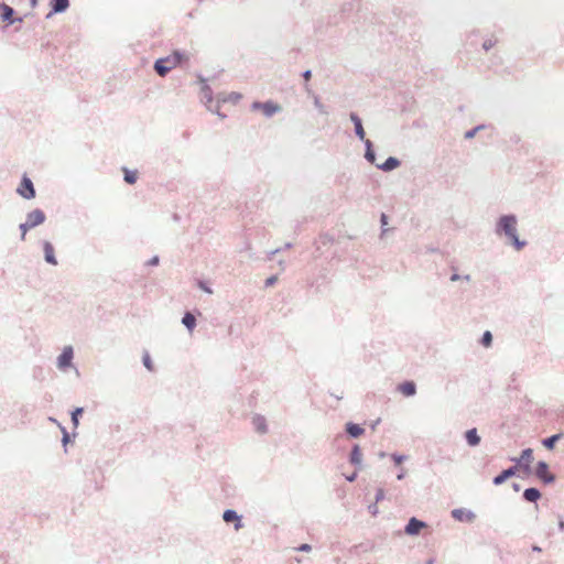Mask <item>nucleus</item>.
I'll return each instance as SVG.
<instances>
[{
	"mask_svg": "<svg viewBox=\"0 0 564 564\" xmlns=\"http://www.w3.org/2000/svg\"><path fill=\"white\" fill-rule=\"evenodd\" d=\"M397 391L405 398H411L416 394L417 387L414 380H403L397 386Z\"/></svg>",
	"mask_w": 564,
	"mask_h": 564,
	"instance_id": "obj_17",
	"label": "nucleus"
},
{
	"mask_svg": "<svg viewBox=\"0 0 564 564\" xmlns=\"http://www.w3.org/2000/svg\"><path fill=\"white\" fill-rule=\"evenodd\" d=\"M223 102V100L220 99V96H218L215 105L213 106H208V110L215 115H217L220 119H225L227 118V115H225L224 112L220 111V104Z\"/></svg>",
	"mask_w": 564,
	"mask_h": 564,
	"instance_id": "obj_35",
	"label": "nucleus"
},
{
	"mask_svg": "<svg viewBox=\"0 0 564 564\" xmlns=\"http://www.w3.org/2000/svg\"><path fill=\"white\" fill-rule=\"evenodd\" d=\"M344 433L350 440H357L366 433V429L354 421H347L344 424Z\"/></svg>",
	"mask_w": 564,
	"mask_h": 564,
	"instance_id": "obj_14",
	"label": "nucleus"
},
{
	"mask_svg": "<svg viewBox=\"0 0 564 564\" xmlns=\"http://www.w3.org/2000/svg\"><path fill=\"white\" fill-rule=\"evenodd\" d=\"M380 422H381V419H380V417H378L377 420L372 421V422L369 424L370 429H371L372 431H376V429H377V426L380 424Z\"/></svg>",
	"mask_w": 564,
	"mask_h": 564,
	"instance_id": "obj_60",
	"label": "nucleus"
},
{
	"mask_svg": "<svg viewBox=\"0 0 564 564\" xmlns=\"http://www.w3.org/2000/svg\"><path fill=\"white\" fill-rule=\"evenodd\" d=\"M84 412H85L84 406H75L69 411L70 422H72L74 429L78 427L80 417L83 416Z\"/></svg>",
	"mask_w": 564,
	"mask_h": 564,
	"instance_id": "obj_29",
	"label": "nucleus"
},
{
	"mask_svg": "<svg viewBox=\"0 0 564 564\" xmlns=\"http://www.w3.org/2000/svg\"><path fill=\"white\" fill-rule=\"evenodd\" d=\"M160 263V257L159 256H152L147 262L145 265L149 267H156Z\"/></svg>",
	"mask_w": 564,
	"mask_h": 564,
	"instance_id": "obj_48",
	"label": "nucleus"
},
{
	"mask_svg": "<svg viewBox=\"0 0 564 564\" xmlns=\"http://www.w3.org/2000/svg\"><path fill=\"white\" fill-rule=\"evenodd\" d=\"M531 550L538 553L542 552V549L538 544H532Z\"/></svg>",
	"mask_w": 564,
	"mask_h": 564,
	"instance_id": "obj_63",
	"label": "nucleus"
},
{
	"mask_svg": "<svg viewBox=\"0 0 564 564\" xmlns=\"http://www.w3.org/2000/svg\"><path fill=\"white\" fill-rule=\"evenodd\" d=\"M223 520L227 524L232 523L236 531H239L245 527L242 516H240L235 509H225L223 512Z\"/></svg>",
	"mask_w": 564,
	"mask_h": 564,
	"instance_id": "obj_12",
	"label": "nucleus"
},
{
	"mask_svg": "<svg viewBox=\"0 0 564 564\" xmlns=\"http://www.w3.org/2000/svg\"><path fill=\"white\" fill-rule=\"evenodd\" d=\"M74 348L70 345L64 346L61 354L56 358V367L61 371H68L70 368H74Z\"/></svg>",
	"mask_w": 564,
	"mask_h": 564,
	"instance_id": "obj_7",
	"label": "nucleus"
},
{
	"mask_svg": "<svg viewBox=\"0 0 564 564\" xmlns=\"http://www.w3.org/2000/svg\"><path fill=\"white\" fill-rule=\"evenodd\" d=\"M357 547L360 549L364 552H370V551L375 550V544L370 543V542L360 543Z\"/></svg>",
	"mask_w": 564,
	"mask_h": 564,
	"instance_id": "obj_46",
	"label": "nucleus"
},
{
	"mask_svg": "<svg viewBox=\"0 0 564 564\" xmlns=\"http://www.w3.org/2000/svg\"><path fill=\"white\" fill-rule=\"evenodd\" d=\"M70 6L69 0H50L48 7L52 8V13H64Z\"/></svg>",
	"mask_w": 564,
	"mask_h": 564,
	"instance_id": "obj_26",
	"label": "nucleus"
},
{
	"mask_svg": "<svg viewBox=\"0 0 564 564\" xmlns=\"http://www.w3.org/2000/svg\"><path fill=\"white\" fill-rule=\"evenodd\" d=\"M252 425L257 433L265 434L268 432L267 419L261 414H254L252 416Z\"/></svg>",
	"mask_w": 564,
	"mask_h": 564,
	"instance_id": "obj_23",
	"label": "nucleus"
},
{
	"mask_svg": "<svg viewBox=\"0 0 564 564\" xmlns=\"http://www.w3.org/2000/svg\"><path fill=\"white\" fill-rule=\"evenodd\" d=\"M389 215L386 214V213H381L380 214V218H379V221H380V238H382L388 231L392 230L393 228H388V224H389Z\"/></svg>",
	"mask_w": 564,
	"mask_h": 564,
	"instance_id": "obj_32",
	"label": "nucleus"
},
{
	"mask_svg": "<svg viewBox=\"0 0 564 564\" xmlns=\"http://www.w3.org/2000/svg\"><path fill=\"white\" fill-rule=\"evenodd\" d=\"M401 160L397 156H388L382 163L376 164V167L383 172H392L401 165Z\"/></svg>",
	"mask_w": 564,
	"mask_h": 564,
	"instance_id": "obj_22",
	"label": "nucleus"
},
{
	"mask_svg": "<svg viewBox=\"0 0 564 564\" xmlns=\"http://www.w3.org/2000/svg\"><path fill=\"white\" fill-rule=\"evenodd\" d=\"M508 460L513 463L512 466H517L518 471L523 470L527 475L533 473L534 455L531 447L523 448L519 456H509Z\"/></svg>",
	"mask_w": 564,
	"mask_h": 564,
	"instance_id": "obj_2",
	"label": "nucleus"
},
{
	"mask_svg": "<svg viewBox=\"0 0 564 564\" xmlns=\"http://www.w3.org/2000/svg\"><path fill=\"white\" fill-rule=\"evenodd\" d=\"M364 145H365V159L367 162H369L370 164H378L376 161H377V152H376V149H375V144L371 140H368L366 142H362Z\"/></svg>",
	"mask_w": 564,
	"mask_h": 564,
	"instance_id": "obj_24",
	"label": "nucleus"
},
{
	"mask_svg": "<svg viewBox=\"0 0 564 564\" xmlns=\"http://www.w3.org/2000/svg\"><path fill=\"white\" fill-rule=\"evenodd\" d=\"M390 458L392 460V463L394 464L395 467H402L401 465L409 458L408 455L405 454H400V453H392L390 454Z\"/></svg>",
	"mask_w": 564,
	"mask_h": 564,
	"instance_id": "obj_36",
	"label": "nucleus"
},
{
	"mask_svg": "<svg viewBox=\"0 0 564 564\" xmlns=\"http://www.w3.org/2000/svg\"><path fill=\"white\" fill-rule=\"evenodd\" d=\"M142 364L144 366V368L149 371H154V362L149 354V351H144L143 355H142Z\"/></svg>",
	"mask_w": 564,
	"mask_h": 564,
	"instance_id": "obj_37",
	"label": "nucleus"
},
{
	"mask_svg": "<svg viewBox=\"0 0 564 564\" xmlns=\"http://www.w3.org/2000/svg\"><path fill=\"white\" fill-rule=\"evenodd\" d=\"M406 476V469L404 467H400L398 474H397V479L398 480H403Z\"/></svg>",
	"mask_w": 564,
	"mask_h": 564,
	"instance_id": "obj_58",
	"label": "nucleus"
},
{
	"mask_svg": "<svg viewBox=\"0 0 564 564\" xmlns=\"http://www.w3.org/2000/svg\"><path fill=\"white\" fill-rule=\"evenodd\" d=\"M349 120L354 124V131L357 139L360 140L361 142L368 141L369 139H367L366 137V131L364 129V122L361 117L356 111H351L349 112Z\"/></svg>",
	"mask_w": 564,
	"mask_h": 564,
	"instance_id": "obj_13",
	"label": "nucleus"
},
{
	"mask_svg": "<svg viewBox=\"0 0 564 564\" xmlns=\"http://www.w3.org/2000/svg\"><path fill=\"white\" fill-rule=\"evenodd\" d=\"M314 106L322 115H328L326 107L322 104L318 95L313 94Z\"/></svg>",
	"mask_w": 564,
	"mask_h": 564,
	"instance_id": "obj_40",
	"label": "nucleus"
},
{
	"mask_svg": "<svg viewBox=\"0 0 564 564\" xmlns=\"http://www.w3.org/2000/svg\"><path fill=\"white\" fill-rule=\"evenodd\" d=\"M223 102H230L232 105L238 104L242 99V94L238 91H231L229 94H219Z\"/></svg>",
	"mask_w": 564,
	"mask_h": 564,
	"instance_id": "obj_30",
	"label": "nucleus"
},
{
	"mask_svg": "<svg viewBox=\"0 0 564 564\" xmlns=\"http://www.w3.org/2000/svg\"><path fill=\"white\" fill-rule=\"evenodd\" d=\"M278 282V275L272 274L264 280V288H272Z\"/></svg>",
	"mask_w": 564,
	"mask_h": 564,
	"instance_id": "obj_44",
	"label": "nucleus"
},
{
	"mask_svg": "<svg viewBox=\"0 0 564 564\" xmlns=\"http://www.w3.org/2000/svg\"><path fill=\"white\" fill-rule=\"evenodd\" d=\"M203 101L206 106V108H208V106H213L215 100H214V95H205L203 96Z\"/></svg>",
	"mask_w": 564,
	"mask_h": 564,
	"instance_id": "obj_52",
	"label": "nucleus"
},
{
	"mask_svg": "<svg viewBox=\"0 0 564 564\" xmlns=\"http://www.w3.org/2000/svg\"><path fill=\"white\" fill-rule=\"evenodd\" d=\"M541 497H542V494H541L540 489L536 487L525 488L521 496L523 501L534 503L536 510L539 509L538 501L541 499Z\"/></svg>",
	"mask_w": 564,
	"mask_h": 564,
	"instance_id": "obj_20",
	"label": "nucleus"
},
{
	"mask_svg": "<svg viewBox=\"0 0 564 564\" xmlns=\"http://www.w3.org/2000/svg\"><path fill=\"white\" fill-rule=\"evenodd\" d=\"M550 465L545 460H538L535 466L533 467V475L538 478L544 486L553 485L556 481V476L549 473Z\"/></svg>",
	"mask_w": 564,
	"mask_h": 564,
	"instance_id": "obj_4",
	"label": "nucleus"
},
{
	"mask_svg": "<svg viewBox=\"0 0 564 564\" xmlns=\"http://www.w3.org/2000/svg\"><path fill=\"white\" fill-rule=\"evenodd\" d=\"M487 128V124L485 123H479L468 130L465 131L464 133V139L466 140H471L476 137V134L482 130H485Z\"/></svg>",
	"mask_w": 564,
	"mask_h": 564,
	"instance_id": "obj_31",
	"label": "nucleus"
},
{
	"mask_svg": "<svg viewBox=\"0 0 564 564\" xmlns=\"http://www.w3.org/2000/svg\"><path fill=\"white\" fill-rule=\"evenodd\" d=\"M386 498V490L382 487H378L375 494V502L379 503Z\"/></svg>",
	"mask_w": 564,
	"mask_h": 564,
	"instance_id": "obj_43",
	"label": "nucleus"
},
{
	"mask_svg": "<svg viewBox=\"0 0 564 564\" xmlns=\"http://www.w3.org/2000/svg\"><path fill=\"white\" fill-rule=\"evenodd\" d=\"M25 220L29 221L33 228L41 226L46 220V214L41 208H34L26 214Z\"/></svg>",
	"mask_w": 564,
	"mask_h": 564,
	"instance_id": "obj_18",
	"label": "nucleus"
},
{
	"mask_svg": "<svg viewBox=\"0 0 564 564\" xmlns=\"http://www.w3.org/2000/svg\"><path fill=\"white\" fill-rule=\"evenodd\" d=\"M196 286L206 294H213L210 281L204 278L196 279Z\"/></svg>",
	"mask_w": 564,
	"mask_h": 564,
	"instance_id": "obj_33",
	"label": "nucleus"
},
{
	"mask_svg": "<svg viewBox=\"0 0 564 564\" xmlns=\"http://www.w3.org/2000/svg\"><path fill=\"white\" fill-rule=\"evenodd\" d=\"M182 137L187 140L191 138V132L188 130H185L183 131Z\"/></svg>",
	"mask_w": 564,
	"mask_h": 564,
	"instance_id": "obj_64",
	"label": "nucleus"
},
{
	"mask_svg": "<svg viewBox=\"0 0 564 564\" xmlns=\"http://www.w3.org/2000/svg\"><path fill=\"white\" fill-rule=\"evenodd\" d=\"M512 477H520L517 466H510L506 469H502L492 478V484L495 486H501Z\"/></svg>",
	"mask_w": 564,
	"mask_h": 564,
	"instance_id": "obj_16",
	"label": "nucleus"
},
{
	"mask_svg": "<svg viewBox=\"0 0 564 564\" xmlns=\"http://www.w3.org/2000/svg\"><path fill=\"white\" fill-rule=\"evenodd\" d=\"M348 463L354 466L357 470H362L364 468V454L362 448L358 443H354L351 446V451L347 457Z\"/></svg>",
	"mask_w": 564,
	"mask_h": 564,
	"instance_id": "obj_10",
	"label": "nucleus"
},
{
	"mask_svg": "<svg viewBox=\"0 0 564 564\" xmlns=\"http://www.w3.org/2000/svg\"><path fill=\"white\" fill-rule=\"evenodd\" d=\"M492 340H494V336H492L491 332L485 330L479 338V344L482 347L488 348L492 345Z\"/></svg>",
	"mask_w": 564,
	"mask_h": 564,
	"instance_id": "obj_34",
	"label": "nucleus"
},
{
	"mask_svg": "<svg viewBox=\"0 0 564 564\" xmlns=\"http://www.w3.org/2000/svg\"><path fill=\"white\" fill-rule=\"evenodd\" d=\"M250 109L252 111H261L265 118H272L273 116L282 111L281 105L272 99H268L264 101L254 100L250 105Z\"/></svg>",
	"mask_w": 564,
	"mask_h": 564,
	"instance_id": "obj_3",
	"label": "nucleus"
},
{
	"mask_svg": "<svg viewBox=\"0 0 564 564\" xmlns=\"http://www.w3.org/2000/svg\"><path fill=\"white\" fill-rule=\"evenodd\" d=\"M368 511L372 517H377L379 513L378 503L372 502L368 506Z\"/></svg>",
	"mask_w": 564,
	"mask_h": 564,
	"instance_id": "obj_47",
	"label": "nucleus"
},
{
	"mask_svg": "<svg viewBox=\"0 0 564 564\" xmlns=\"http://www.w3.org/2000/svg\"><path fill=\"white\" fill-rule=\"evenodd\" d=\"M169 63L173 64V67L184 66L189 63L191 55L188 52L180 48L173 50L169 55Z\"/></svg>",
	"mask_w": 564,
	"mask_h": 564,
	"instance_id": "obj_11",
	"label": "nucleus"
},
{
	"mask_svg": "<svg viewBox=\"0 0 564 564\" xmlns=\"http://www.w3.org/2000/svg\"><path fill=\"white\" fill-rule=\"evenodd\" d=\"M292 246H293V245H292V242H285V243H284V246H283V249H290V248H292ZM281 250H282V248H278V249H275V250L270 251V252L268 253L267 259H268V260H270V261H272V260L274 259V256H275L276 253H279Z\"/></svg>",
	"mask_w": 564,
	"mask_h": 564,
	"instance_id": "obj_42",
	"label": "nucleus"
},
{
	"mask_svg": "<svg viewBox=\"0 0 564 564\" xmlns=\"http://www.w3.org/2000/svg\"><path fill=\"white\" fill-rule=\"evenodd\" d=\"M360 470H357L355 468V470L348 475L345 476V479L348 481V482H354L357 480L358 478V474H359Z\"/></svg>",
	"mask_w": 564,
	"mask_h": 564,
	"instance_id": "obj_49",
	"label": "nucleus"
},
{
	"mask_svg": "<svg viewBox=\"0 0 564 564\" xmlns=\"http://www.w3.org/2000/svg\"><path fill=\"white\" fill-rule=\"evenodd\" d=\"M564 438V432H558V433H555V434H552L545 438L542 440V445L547 449V451H553L556 446V444Z\"/></svg>",
	"mask_w": 564,
	"mask_h": 564,
	"instance_id": "obj_25",
	"label": "nucleus"
},
{
	"mask_svg": "<svg viewBox=\"0 0 564 564\" xmlns=\"http://www.w3.org/2000/svg\"><path fill=\"white\" fill-rule=\"evenodd\" d=\"M29 15L24 14L23 17H18V13L14 8L10 7L4 2H0V20L6 23L8 26L13 25L14 23L23 22V20Z\"/></svg>",
	"mask_w": 564,
	"mask_h": 564,
	"instance_id": "obj_6",
	"label": "nucleus"
},
{
	"mask_svg": "<svg viewBox=\"0 0 564 564\" xmlns=\"http://www.w3.org/2000/svg\"><path fill=\"white\" fill-rule=\"evenodd\" d=\"M517 226L518 217L516 214H501L496 220L495 234L499 237L505 236L508 239V243L514 250L520 251L527 247L528 241L520 239Z\"/></svg>",
	"mask_w": 564,
	"mask_h": 564,
	"instance_id": "obj_1",
	"label": "nucleus"
},
{
	"mask_svg": "<svg viewBox=\"0 0 564 564\" xmlns=\"http://www.w3.org/2000/svg\"><path fill=\"white\" fill-rule=\"evenodd\" d=\"M352 4L350 2H346L343 4L341 11L343 13H346L348 10H350Z\"/></svg>",
	"mask_w": 564,
	"mask_h": 564,
	"instance_id": "obj_61",
	"label": "nucleus"
},
{
	"mask_svg": "<svg viewBox=\"0 0 564 564\" xmlns=\"http://www.w3.org/2000/svg\"><path fill=\"white\" fill-rule=\"evenodd\" d=\"M121 171L123 173V181L128 184V185H133L137 183L138 178H139V172L138 170H130L128 169L127 166H122L121 167Z\"/></svg>",
	"mask_w": 564,
	"mask_h": 564,
	"instance_id": "obj_28",
	"label": "nucleus"
},
{
	"mask_svg": "<svg viewBox=\"0 0 564 564\" xmlns=\"http://www.w3.org/2000/svg\"><path fill=\"white\" fill-rule=\"evenodd\" d=\"M451 517L460 523H473L476 519V513L470 509L459 507L451 511Z\"/></svg>",
	"mask_w": 564,
	"mask_h": 564,
	"instance_id": "obj_9",
	"label": "nucleus"
},
{
	"mask_svg": "<svg viewBox=\"0 0 564 564\" xmlns=\"http://www.w3.org/2000/svg\"><path fill=\"white\" fill-rule=\"evenodd\" d=\"M557 529L560 532H564V518L561 514H557Z\"/></svg>",
	"mask_w": 564,
	"mask_h": 564,
	"instance_id": "obj_57",
	"label": "nucleus"
},
{
	"mask_svg": "<svg viewBox=\"0 0 564 564\" xmlns=\"http://www.w3.org/2000/svg\"><path fill=\"white\" fill-rule=\"evenodd\" d=\"M75 435V433L70 434L68 431H64V434L62 435V444L65 451L68 444L74 443Z\"/></svg>",
	"mask_w": 564,
	"mask_h": 564,
	"instance_id": "obj_41",
	"label": "nucleus"
},
{
	"mask_svg": "<svg viewBox=\"0 0 564 564\" xmlns=\"http://www.w3.org/2000/svg\"><path fill=\"white\" fill-rule=\"evenodd\" d=\"M98 476H102V473L99 468L91 470V477L89 478V481L94 482L95 490H100L101 485L98 482Z\"/></svg>",
	"mask_w": 564,
	"mask_h": 564,
	"instance_id": "obj_39",
	"label": "nucleus"
},
{
	"mask_svg": "<svg viewBox=\"0 0 564 564\" xmlns=\"http://www.w3.org/2000/svg\"><path fill=\"white\" fill-rule=\"evenodd\" d=\"M31 229H33V226L29 223V221H23L19 225V230H20V239L22 241L25 240V236L28 234V231H30Z\"/></svg>",
	"mask_w": 564,
	"mask_h": 564,
	"instance_id": "obj_38",
	"label": "nucleus"
},
{
	"mask_svg": "<svg viewBox=\"0 0 564 564\" xmlns=\"http://www.w3.org/2000/svg\"><path fill=\"white\" fill-rule=\"evenodd\" d=\"M429 524L426 521H423L416 517H411L406 524L403 528V533L408 536H417L421 530L427 528Z\"/></svg>",
	"mask_w": 564,
	"mask_h": 564,
	"instance_id": "obj_8",
	"label": "nucleus"
},
{
	"mask_svg": "<svg viewBox=\"0 0 564 564\" xmlns=\"http://www.w3.org/2000/svg\"><path fill=\"white\" fill-rule=\"evenodd\" d=\"M181 323L189 333H193V330L196 327L195 315L189 311H185V313L182 316Z\"/></svg>",
	"mask_w": 564,
	"mask_h": 564,
	"instance_id": "obj_27",
	"label": "nucleus"
},
{
	"mask_svg": "<svg viewBox=\"0 0 564 564\" xmlns=\"http://www.w3.org/2000/svg\"><path fill=\"white\" fill-rule=\"evenodd\" d=\"M460 279H464V280L469 281L470 275L466 274V275L462 276L459 273H457L456 271H454V272L451 274V278H449V280H451V281H458V280H460Z\"/></svg>",
	"mask_w": 564,
	"mask_h": 564,
	"instance_id": "obj_50",
	"label": "nucleus"
},
{
	"mask_svg": "<svg viewBox=\"0 0 564 564\" xmlns=\"http://www.w3.org/2000/svg\"><path fill=\"white\" fill-rule=\"evenodd\" d=\"M463 436L469 447H477L481 443V436L476 427L466 430Z\"/></svg>",
	"mask_w": 564,
	"mask_h": 564,
	"instance_id": "obj_21",
	"label": "nucleus"
},
{
	"mask_svg": "<svg viewBox=\"0 0 564 564\" xmlns=\"http://www.w3.org/2000/svg\"><path fill=\"white\" fill-rule=\"evenodd\" d=\"M196 84L199 85V87H203V85L208 84V79L203 76L200 73L196 74Z\"/></svg>",
	"mask_w": 564,
	"mask_h": 564,
	"instance_id": "obj_53",
	"label": "nucleus"
},
{
	"mask_svg": "<svg viewBox=\"0 0 564 564\" xmlns=\"http://www.w3.org/2000/svg\"><path fill=\"white\" fill-rule=\"evenodd\" d=\"M496 45V41L491 40V39H487L482 42V48L484 51L488 52L490 51L494 46Z\"/></svg>",
	"mask_w": 564,
	"mask_h": 564,
	"instance_id": "obj_45",
	"label": "nucleus"
},
{
	"mask_svg": "<svg viewBox=\"0 0 564 564\" xmlns=\"http://www.w3.org/2000/svg\"><path fill=\"white\" fill-rule=\"evenodd\" d=\"M319 239L324 246H326L328 243H333V241H334V238L332 236H329L328 234L321 235Z\"/></svg>",
	"mask_w": 564,
	"mask_h": 564,
	"instance_id": "obj_51",
	"label": "nucleus"
},
{
	"mask_svg": "<svg viewBox=\"0 0 564 564\" xmlns=\"http://www.w3.org/2000/svg\"><path fill=\"white\" fill-rule=\"evenodd\" d=\"M42 250L44 261L50 265H57L58 261L55 254V247L50 240H42Z\"/></svg>",
	"mask_w": 564,
	"mask_h": 564,
	"instance_id": "obj_15",
	"label": "nucleus"
},
{
	"mask_svg": "<svg viewBox=\"0 0 564 564\" xmlns=\"http://www.w3.org/2000/svg\"><path fill=\"white\" fill-rule=\"evenodd\" d=\"M295 550L299 552H310L312 550V545L308 543H302Z\"/></svg>",
	"mask_w": 564,
	"mask_h": 564,
	"instance_id": "obj_54",
	"label": "nucleus"
},
{
	"mask_svg": "<svg viewBox=\"0 0 564 564\" xmlns=\"http://www.w3.org/2000/svg\"><path fill=\"white\" fill-rule=\"evenodd\" d=\"M212 91H213V89L209 84H205V85H203V87H200V93L203 96L212 95Z\"/></svg>",
	"mask_w": 564,
	"mask_h": 564,
	"instance_id": "obj_56",
	"label": "nucleus"
},
{
	"mask_svg": "<svg viewBox=\"0 0 564 564\" xmlns=\"http://www.w3.org/2000/svg\"><path fill=\"white\" fill-rule=\"evenodd\" d=\"M173 68V64L169 63L166 56L159 57L153 63V69L159 76H166Z\"/></svg>",
	"mask_w": 564,
	"mask_h": 564,
	"instance_id": "obj_19",
	"label": "nucleus"
},
{
	"mask_svg": "<svg viewBox=\"0 0 564 564\" xmlns=\"http://www.w3.org/2000/svg\"><path fill=\"white\" fill-rule=\"evenodd\" d=\"M511 487H512V489H513L514 491H517V492L521 490V485H520V484H518V482H512V484H511Z\"/></svg>",
	"mask_w": 564,
	"mask_h": 564,
	"instance_id": "obj_62",
	"label": "nucleus"
},
{
	"mask_svg": "<svg viewBox=\"0 0 564 564\" xmlns=\"http://www.w3.org/2000/svg\"><path fill=\"white\" fill-rule=\"evenodd\" d=\"M303 86H304V90L307 93V95H311L313 97V94H315V93L312 90L310 83L306 82L303 84Z\"/></svg>",
	"mask_w": 564,
	"mask_h": 564,
	"instance_id": "obj_59",
	"label": "nucleus"
},
{
	"mask_svg": "<svg viewBox=\"0 0 564 564\" xmlns=\"http://www.w3.org/2000/svg\"><path fill=\"white\" fill-rule=\"evenodd\" d=\"M301 77L304 79V83H308L310 79L312 78V70L311 69H305L301 73Z\"/></svg>",
	"mask_w": 564,
	"mask_h": 564,
	"instance_id": "obj_55",
	"label": "nucleus"
},
{
	"mask_svg": "<svg viewBox=\"0 0 564 564\" xmlns=\"http://www.w3.org/2000/svg\"><path fill=\"white\" fill-rule=\"evenodd\" d=\"M17 194L26 199L31 200L36 196V189L33 181L30 178L26 172H24L20 178V182L15 188Z\"/></svg>",
	"mask_w": 564,
	"mask_h": 564,
	"instance_id": "obj_5",
	"label": "nucleus"
}]
</instances>
